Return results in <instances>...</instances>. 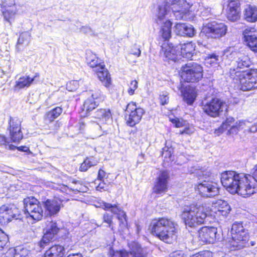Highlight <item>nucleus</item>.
<instances>
[{"label": "nucleus", "instance_id": "45", "mask_svg": "<svg viewBox=\"0 0 257 257\" xmlns=\"http://www.w3.org/2000/svg\"><path fill=\"white\" fill-rule=\"evenodd\" d=\"M28 250L21 246H18L15 249L13 257H26L28 255Z\"/></svg>", "mask_w": 257, "mask_h": 257}, {"label": "nucleus", "instance_id": "58", "mask_svg": "<svg viewBox=\"0 0 257 257\" xmlns=\"http://www.w3.org/2000/svg\"><path fill=\"white\" fill-rule=\"evenodd\" d=\"M141 51L140 48H136L131 50V54L137 57H139L141 55Z\"/></svg>", "mask_w": 257, "mask_h": 257}, {"label": "nucleus", "instance_id": "63", "mask_svg": "<svg viewBox=\"0 0 257 257\" xmlns=\"http://www.w3.org/2000/svg\"><path fill=\"white\" fill-rule=\"evenodd\" d=\"M94 126L96 130H100L101 129H102V126L98 122L94 123Z\"/></svg>", "mask_w": 257, "mask_h": 257}, {"label": "nucleus", "instance_id": "23", "mask_svg": "<svg viewBox=\"0 0 257 257\" xmlns=\"http://www.w3.org/2000/svg\"><path fill=\"white\" fill-rule=\"evenodd\" d=\"M216 233V228L204 226L198 231V238L204 243H212L215 239Z\"/></svg>", "mask_w": 257, "mask_h": 257}, {"label": "nucleus", "instance_id": "43", "mask_svg": "<svg viewBox=\"0 0 257 257\" xmlns=\"http://www.w3.org/2000/svg\"><path fill=\"white\" fill-rule=\"evenodd\" d=\"M31 35L30 33L28 32H25L22 33L18 39L17 45L27 46L31 41Z\"/></svg>", "mask_w": 257, "mask_h": 257}, {"label": "nucleus", "instance_id": "26", "mask_svg": "<svg viewBox=\"0 0 257 257\" xmlns=\"http://www.w3.org/2000/svg\"><path fill=\"white\" fill-rule=\"evenodd\" d=\"M46 229V232L40 242L41 247H43L44 245L48 243L53 238L54 235L57 233L59 228L55 222L51 221L47 225Z\"/></svg>", "mask_w": 257, "mask_h": 257}, {"label": "nucleus", "instance_id": "42", "mask_svg": "<svg viewBox=\"0 0 257 257\" xmlns=\"http://www.w3.org/2000/svg\"><path fill=\"white\" fill-rule=\"evenodd\" d=\"M62 112V109L60 107H57L46 113V119L49 121H52L57 118Z\"/></svg>", "mask_w": 257, "mask_h": 257}, {"label": "nucleus", "instance_id": "13", "mask_svg": "<svg viewBox=\"0 0 257 257\" xmlns=\"http://www.w3.org/2000/svg\"><path fill=\"white\" fill-rule=\"evenodd\" d=\"M69 200L68 198L55 196L42 202L47 215L52 216L57 215L63 206V203Z\"/></svg>", "mask_w": 257, "mask_h": 257}, {"label": "nucleus", "instance_id": "50", "mask_svg": "<svg viewBox=\"0 0 257 257\" xmlns=\"http://www.w3.org/2000/svg\"><path fill=\"white\" fill-rule=\"evenodd\" d=\"M191 257H213L212 253L209 250H205L199 253L193 254Z\"/></svg>", "mask_w": 257, "mask_h": 257}, {"label": "nucleus", "instance_id": "28", "mask_svg": "<svg viewBox=\"0 0 257 257\" xmlns=\"http://www.w3.org/2000/svg\"><path fill=\"white\" fill-rule=\"evenodd\" d=\"M175 32L178 35L192 37L195 35L194 27L185 23H177L175 25Z\"/></svg>", "mask_w": 257, "mask_h": 257}, {"label": "nucleus", "instance_id": "14", "mask_svg": "<svg viewBox=\"0 0 257 257\" xmlns=\"http://www.w3.org/2000/svg\"><path fill=\"white\" fill-rule=\"evenodd\" d=\"M126 111L129 113L126 119V123L130 126H134L138 123L145 113L144 110L141 107H137L136 103L134 102L127 105Z\"/></svg>", "mask_w": 257, "mask_h": 257}, {"label": "nucleus", "instance_id": "54", "mask_svg": "<svg viewBox=\"0 0 257 257\" xmlns=\"http://www.w3.org/2000/svg\"><path fill=\"white\" fill-rule=\"evenodd\" d=\"M195 131L194 128L192 126H188L186 127L183 131H180V134L181 135L187 134L191 135L193 134Z\"/></svg>", "mask_w": 257, "mask_h": 257}, {"label": "nucleus", "instance_id": "29", "mask_svg": "<svg viewBox=\"0 0 257 257\" xmlns=\"http://www.w3.org/2000/svg\"><path fill=\"white\" fill-rule=\"evenodd\" d=\"M181 92L183 100L188 104L191 105L195 101L197 93L195 88L188 86L182 87Z\"/></svg>", "mask_w": 257, "mask_h": 257}, {"label": "nucleus", "instance_id": "61", "mask_svg": "<svg viewBox=\"0 0 257 257\" xmlns=\"http://www.w3.org/2000/svg\"><path fill=\"white\" fill-rule=\"evenodd\" d=\"M17 149L19 151L26 152L28 150V148L25 146H21L20 147H17Z\"/></svg>", "mask_w": 257, "mask_h": 257}, {"label": "nucleus", "instance_id": "35", "mask_svg": "<svg viewBox=\"0 0 257 257\" xmlns=\"http://www.w3.org/2000/svg\"><path fill=\"white\" fill-rule=\"evenodd\" d=\"M64 248L60 245H55L48 249L42 257H63Z\"/></svg>", "mask_w": 257, "mask_h": 257}, {"label": "nucleus", "instance_id": "53", "mask_svg": "<svg viewBox=\"0 0 257 257\" xmlns=\"http://www.w3.org/2000/svg\"><path fill=\"white\" fill-rule=\"evenodd\" d=\"M170 121L175 125L177 127H180L184 125L185 122L183 120H180L178 118L175 117L174 118H170Z\"/></svg>", "mask_w": 257, "mask_h": 257}, {"label": "nucleus", "instance_id": "56", "mask_svg": "<svg viewBox=\"0 0 257 257\" xmlns=\"http://www.w3.org/2000/svg\"><path fill=\"white\" fill-rule=\"evenodd\" d=\"M105 172L103 170L100 169L99 170L98 174V180L99 181L103 180V179L105 176Z\"/></svg>", "mask_w": 257, "mask_h": 257}, {"label": "nucleus", "instance_id": "46", "mask_svg": "<svg viewBox=\"0 0 257 257\" xmlns=\"http://www.w3.org/2000/svg\"><path fill=\"white\" fill-rule=\"evenodd\" d=\"M9 241L8 235L0 229V249L4 248Z\"/></svg>", "mask_w": 257, "mask_h": 257}, {"label": "nucleus", "instance_id": "15", "mask_svg": "<svg viewBox=\"0 0 257 257\" xmlns=\"http://www.w3.org/2000/svg\"><path fill=\"white\" fill-rule=\"evenodd\" d=\"M21 123V120L17 117H10L8 130L11 139L14 143H19L23 138Z\"/></svg>", "mask_w": 257, "mask_h": 257}, {"label": "nucleus", "instance_id": "33", "mask_svg": "<svg viewBox=\"0 0 257 257\" xmlns=\"http://www.w3.org/2000/svg\"><path fill=\"white\" fill-rule=\"evenodd\" d=\"M244 17L248 22L257 21V7L254 6H246L244 10Z\"/></svg>", "mask_w": 257, "mask_h": 257}, {"label": "nucleus", "instance_id": "10", "mask_svg": "<svg viewBox=\"0 0 257 257\" xmlns=\"http://www.w3.org/2000/svg\"><path fill=\"white\" fill-rule=\"evenodd\" d=\"M202 108L208 115L215 117L227 111L228 106L225 102L218 98H212L206 103L203 102Z\"/></svg>", "mask_w": 257, "mask_h": 257}, {"label": "nucleus", "instance_id": "6", "mask_svg": "<svg viewBox=\"0 0 257 257\" xmlns=\"http://www.w3.org/2000/svg\"><path fill=\"white\" fill-rule=\"evenodd\" d=\"M24 213L27 218L35 221L40 220L43 216V210L40 202L33 197L24 199Z\"/></svg>", "mask_w": 257, "mask_h": 257}, {"label": "nucleus", "instance_id": "38", "mask_svg": "<svg viewBox=\"0 0 257 257\" xmlns=\"http://www.w3.org/2000/svg\"><path fill=\"white\" fill-rule=\"evenodd\" d=\"M111 114L109 109H98L94 114L93 117L97 119L99 122H105L111 117Z\"/></svg>", "mask_w": 257, "mask_h": 257}, {"label": "nucleus", "instance_id": "8", "mask_svg": "<svg viewBox=\"0 0 257 257\" xmlns=\"http://www.w3.org/2000/svg\"><path fill=\"white\" fill-rule=\"evenodd\" d=\"M195 191L202 197H213L219 194L217 183L209 179L200 180L195 186Z\"/></svg>", "mask_w": 257, "mask_h": 257}, {"label": "nucleus", "instance_id": "1", "mask_svg": "<svg viewBox=\"0 0 257 257\" xmlns=\"http://www.w3.org/2000/svg\"><path fill=\"white\" fill-rule=\"evenodd\" d=\"M230 210L227 202L219 199L212 202L211 208L206 204L186 206L182 209L181 216L186 226L194 228L204 223L207 216H226Z\"/></svg>", "mask_w": 257, "mask_h": 257}, {"label": "nucleus", "instance_id": "32", "mask_svg": "<svg viewBox=\"0 0 257 257\" xmlns=\"http://www.w3.org/2000/svg\"><path fill=\"white\" fill-rule=\"evenodd\" d=\"M86 59L87 64L93 69L94 71L99 68H102V66L104 65L101 60L91 51L86 53Z\"/></svg>", "mask_w": 257, "mask_h": 257}, {"label": "nucleus", "instance_id": "34", "mask_svg": "<svg viewBox=\"0 0 257 257\" xmlns=\"http://www.w3.org/2000/svg\"><path fill=\"white\" fill-rule=\"evenodd\" d=\"M17 10L15 5L12 6L4 7L2 8V12L5 20L10 24L15 18Z\"/></svg>", "mask_w": 257, "mask_h": 257}, {"label": "nucleus", "instance_id": "55", "mask_svg": "<svg viewBox=\"0 0 257 257\" xmlns=\"http://www.w3.org/2000/svg\"><path fill=\"white\" fill-rule=\"evenodd\" d=\"M10 143L8 139L4 135H0V145H7Z\"/></svg>", "mask_w": 257, "mask_h": 257}, {"label": "nucleus", "instance_id": "36", "mask_svg": "<svg viewBox=\"0 0 257 257\" xmlns=\"http://www.w3.org/2000/svg\"><path fill=\"white\" fill-rule=\"evenodd\" d=\"M97 74L99 79L103 83L106 87L109 86L110 84L111 79L107 70L105 65L102 66V68L96 69L94 71Z\"/></svg>", "mask_w": 257, "mask_h": 257}, {"label": "nucleus", "instance_id": "22", "mask_svg": "<svg viewBox=\"0 0 257 257\" xmlns=\"http://www.w3.org/2000/svg\"><path fill=\"white\" fill-rule=\"evenodd\" d=\"M233 48H229L224 51V54L227 56L229 52H231V55H236L235 64L237 69H243L249 67L251 65V61L248 56L242 54L240 52H233Z\"/></svg>", "mask_w": 257, "mask_h": 257}, {"label": "nucleus", "instance_id": "3", "mask_svg": "<svg viewBox=\"0 0 257 257\" xmlns=\"http://www.w3.org/2000/svg\"><path fill=\"white\" fill-rule=\"evenodd\" d=\"M164 5H165L166 12H168L170 13L169 18H171L172 16H174L177 20L182 19L191 8L189 3L185 0H169L159 4L156 11L159 12L160 7Z\"/></svg>", "mask_w": 257, "mask_h": 257}, {"label": "nucleus", "instance_id": "31", "mask_svg": "<svg viewBox=\"0 0 257 257\" xmlns=\"http://www.w3.org/2000/svg\"><path fill=\"white\" fill-rule=\"evenodd\" d=\"M39 77V73H36L35 76L33 78H31L29 76H25L22 77H20L16 82V84L14 87V89L15 90H19L21 89H23L25 87H29L34 80L37 78Z\"/></svg>", "mask_w": 257, "mask_h": 257}, {"label": "nucleus", "instance_id": "30", "mask_svg": "<svg viewBox=\"0 0 257 257\" xmlns=\"http://www.w3.org/2000/svg\"><path fill=\"white\" fill-rule=\"evenodd\" d=\"M195 44L192 42H189L178 45L179 52L181 57L187 59H191L194 53Z\"/></svg>", "mask_w": 257, "mask_h": 257}, {"label": "nucleus", "instance_id": "12", "mask_svg": "<svg viewBox=\"0 0 257 257\" xmlns=\"http://www.w3.org/2000/svg\"><path fill=\"white\" fill-rule=\"evenodd\" d=\"M230 77L234 82L237 84L238 88L242 91H249L253 89L252 83L249 82V78L245 76L244 71H239L234 68L230 69Z\"/></svg>", "mask_w": 257, "mask_h": 257}, {"label": "nucleus", "instance_id": "59", "mask_svg": "<svg viewBox=\"0 0 257 257\" xmlns=\"http://www.w3.org/2000/svg\"><path fill=\"white\" fill-rule=\"evenodd\" d=\"M102 182H100L98 184V185L96 186V189L98 191H101L102 190H104L105 188V183L104 182V180H102Z\"/></svg>", "mask_w": 257, "mask_h": 257}, {"label": "nucleus", "instance_id": "20", "mask_svg": "<svg viewBox=\"0 0 257 257\" xmlns=\"http://www.w3.org/2000/svg\"><path fill=\"white\" fill-rule=\"evenodd\" d=\"M160 53L168 60L176 61L180 59L178 45L174 46L168 42H165L161 46Z\"/></svg>", "mask_w": 257, "mask_h": 257}, {"label": "nucleus", "instance_id": "5", "mask_svg": "<svg viewBox=\"0 0 257 257\" xmlns=\"http://www.w3.org/2000/svg\"><path fill=\"white\" fill-rule=\"evenodd\" d=\"M232 241L230 244L236 249L244 247L248 238L247 230L243 227L241 222H235L231 229Z\"/></svg>", "mask_w": 257, "mask_h": 257}, {"label": "nucleus", "instance_id": "39", "mask_svg": "<svg viewBox=\"0 0 257 257\" xmlns=\"http://www.w3.org/2000/svg\"><path fill=\"white\" fill-rule=\"evenodd\" d=\"M226 16L227 19L232 22L238 20L240 17V9H227Z\"/></svg>", "mask_w": 257, "mask_h": 257}, {"label": "nucleus", "instance_id": "21", "mask_svg": "<svg viewBox=\"0 0 257 257\" xmlns=\"http://www.w3.org/2000/svg\"><path fill=\"white\" fill-rule=\"evenodd\" d=\"M17 208L13 205H4L0 208V223L5 225L16 217Z\"/></svg>", "mask_w": 257, "mask_h": 257}, {"label": "nucleus", "instance_id": "17", "mask_svg": "<svg viewBox=\"0 0 257 257\" xmlns=\"http://www.w3.org/2000/svg\"><path fill=\"white\" fill-rule=\"evenodd\" d=\"M241 179L238 184L236 193L243 197H247L255 193V188L251 180L244 174H241Z\"/></svg>", "mask_w": 257, "mask_h": 257}, {"label": "nucleus", "instance_id": "19", "mask_svg": "<svg viewBox=\"0 0 257 257\" xmlns=\"http://www.w3.org/2000/svg\"><path fill=\"white\" fill-rule=\"evenodd\" d=\"M204 31L212 38H216L223 36L227 32V26L223 23L212 22L208 24L204 28Z\"/></svg>", "mask_w": 257, "mask_h": 257}, {"label": "nucleus", "instance_id": "41", "mask_svg": "<svg viewBox=\"0 0 257 257\" xmlns=\"http://www.w3.org/2000/svg\"><path fill=\"white\" fill-rule=\"evenodd\" d=\"M98 162L93 158H87L81 164L80 170L81 171H86L90 167L96 165Z\"/></svg>", "mask_w": 257, "mask_h": 257}, {"label": "nucleus", "instance_id": "40", "mask_svg": "<svg viewBox=\"0 0 257 257\" xmlns=\"http://www.w3.org/2000/svg\"><path fill=\"white\" fill-rule=\"evenodd\" d=\"M245 76L249 77V82L253 85V89L257 88V69H251L248 71H244Z\"/></svg>", "mask_w": 257, "mask_h": 257}, {"label": "nucleus", "instance_id": "7", "mask_svg": "<svg viewBox=\"0 0 257 257\" xmlns=\"http://www.w3.org/2000/svg\"><path fill=\"white\" fill-rule=\"evenodd\" d=\"M202 68L196 63H190L182 67L181 78L188 82L198 81L202 77Z\"/></svg>", "mask_w": 257, "mask_h": 257}, {"label": "nucleus", "instance_id": "27", "mask_svg": "<svg viewBox=\"0 0 257 257\" xmlns=\"http://www.w3.org/2000/svg\"><path fill=\"white\" fill-rule=\"evenodd\" d=\"M100 93L99 91L91 92V97L87 99L84 103L82 112L85 114H87L88 112L94 109L97 105L98 99Z\"/></svg>", "mask_w": 257, "mask_h": 257}, {"label": "nucleus", "instance_id": "9", "mask_svg": "<svg viewBox=\"0 0 257 257\" xmlns=\"http://www.w3.org/2000/svg\"><path fill=\"white\" fill-rule=\"evenodd\" d=\"M129 250H119L114 251L110 249L109 254L111 257H147V250L143 248L136 242L128 243Z\"/></svg>", "mask_w": 257, "mask_h": 257}, {"label": "nucleus", "instance_id": "49", "mask_svg": "<svg viewBox=\"0 0 257 257\" xmlns=\"http://www.w3.org/2000/svg\"><path fill=\"white\" fill-rule=\"evenodd\" d=\"M112 215H109L108 213H106L103 215V221L108 224L109 227L111 228V230H113V227L112 226Z\"/></svg>", "mask_w": 257, "mask_h": 257}, {"label": "nucleus", "instance_id": "11", "mask_svg": "<svg viewBox=\"0 0 257 257\" xmlns=\"http://www.w3.org/2000/svg\"><path fill=\"white\" fill-rule=\"evenodd\" d=\"M241 174L234 171H226L221 174V182L230 193L235 194L237 191L238 184L242 177Z\"/></svg>", "mask_w": 257, "mask_h": 257}, {"label": "nucleus", "instance_id": "2", "mask_svg": "<svg viewBox=\"0 0 257 257\" xmlns=\"http://www.w3.org/2000/svg\"><path fill=\"white\" fill-rule=\"evenodd\" d=\"M177 224L171 218L160 217L152 220L151 231L161 240L168 243L175 240L177 236Z\"/></svg>", "mask_w": 257, "mask_h": 257}, {"label": "nucleus", "instance_id": "64", "mask_svg": "<svg viewBox=\"0 0 257 257\" xmlns=\"http://www.w3.org/2000/svg\"><path fill=\"white\" fill-rule=\"evenodd\" d=\"M81 31L84 33H88L89 31H90V29L88 27H82Z\"/></svg>", "mask_w": 257, "mask_h": 257}, {"label": "nucleus", "instance_id": "62", "mask_svg": "<svg viewBox=\"0 0 257 257\" xmlns=\"http://www.w3.org/2000/svg\"><path fill=\"white\" fill-rule=\"evenodd\" d=\"M67 257H83L80 253H73L68 255Z\"/></svg>", "mask_w": 257, "mask_h": 257}, {"label": "nucleus", "instance_id": "18", "mask_svg": "<svg viewBox=\"0 0 257 257\" xmlns=\"http://www.w3.org/2000/svg\"><path fill=\"white\" fill-rule=\"evenodd\" d=\"M245 121L239 120L235 121L233 117H227L225 121L223 122L220 127L215 130V133L217 135H219L225 130H228V133L231 134L233 131L236 132V130L242 127L243 125L245 124Z\"/></svg>", "mask_w": 257, "mask_h": 257}, {"label": "nucleus", "instance_id": "44", "mask_svg": "<svg viewBox=\"0 0 257 257\" xmlns=\"http://www.w3.org/2000/svg\"><path fill=\"white\" fill-rule=\"evenodd\" d=\"M220 59L218 55L215 54L209 55L205 59V63L207 65L216 67L219 64Z\"/></svg>", "mask_w": 257, "mask_h": 257}, {"label": "nucleus", "instance_id": "4", "mask_svg": "<svg viewBox=\"0 0 257 257\" xmlns=\"http://www.w3.org/2000/svg\"><path fill=\"white\" fill-rule=\"evenodd\" d=\"M165 9V5L160 6L159 11H156L155 15L156 22L160 26V35L165 42H168L171 37L172 23L169 18L170 13L166 12Z\"/></svg>", "mask_w": 257, "mask_h": 257}, {"label": "nucleus", "instance_id": "60", "mask_svg": "<svg viewBox=\"0 0 257 257\" xmlns=\"http://www.w3.org/2000/svg\"><path fill=\"white\" fill-rule=\"evenodd\" d=\"M253 179L257 181V164L253 168V172L252 173Z\"/></svg>", "mask_w": 257, "mask_h": 257}, {"label": "nucleus", "instance_id": "57", "mask_svg": "<svg viewBox=\"0 0 257 257\" xmlns=\"http://www.w3.org/2000/svg\"><path fill=\"white\" fill-rule=\"evenodd\" d=\"M255 245H257V241L251 240L249 241L248 238L247 240L246 241V244L244 245V247Z\"/></svg>", "mask_w": 257, "mask_h": 257}, {"label": "nucleus", "instance_id": "16", "mask_svg": "<svg viewBox=\"0 0 257 257\" xmlns=\"http://www.w3.org/2000/svg\"><path fill=\"white\" fill-rule=\"evenodd\" d=\"M97 207H101L105 210H109L114 214L116 215L117 218L119 221L120 227L122 229L126 226L127 221L126 214L117 205H112L103 201H100L98 202Z\"/></svg>", "mask_w": 257, "mask_h": 257}, {"label": "nucleus", "instance_id": "48", "mask_svg": "<svg viewBox=\"0 0 257 257\" xmlns=\"http://www.w3.org/2000/svg\"><path fill=\"white\" fill-rule=\"evenodd\" d=\"M138 87V82L136 80L132 81L129 86L128 93L130 95H132L134 94L135 90Z\"/></svg>", "mask_w": 257, "mask_h": 257}, {"label": "nucleus", "instance_id": "47", "mask_svg": "<svg viewBox=\"0 0 257 257\" xmlns=\"http://www.w3.org/2000/svg\"><path fill=\"white\" fill-rule=\"evenodd\" d=\"M240 0H228L227 8L240 9Z\"/></svg>", "mask_w": 257, "mask_h": 257}, {"label": "nucleus", "instance_id": "25", "mask_svg": "<svg viewBox=\"0 0 257 257\" xmlns=\"http://www.w3.org/2000/svg\"><path fill=\"white\" fill-rule=\"evenodd\" d=\"M243 35L247 45L252 51L257 52V31L254 28H247Z\"/></svg>", "mask_w": 257, "mask_h": 257}, {"label": "nucleus", "instance_id": "52", "mask_svg": "<svg viewBox=\"0 0 257 257\" xmlns=\"http://www.w3.org/2000/svg\"><path fill=\"white\" fill-rule=\"evenodd\" d=\"M172 151V149L171 148H169L167 147H164L163 149L162 152V156L165 158L168 157L169 158L171 159Z\"/></svg>", "mask_w": 257, "mask_h": 257}, {"label": "nucleus", "instance_id": "37", "mask_svg": "<svg viewBox=\"0 0 257 257\" xmlns=\"http://www.w3.org/2000/svg\"><path fill=\"white\" fill-rule=\"evenodd\" d=\"M49 186L52 189L59 190L62 193L69 195L71 194L72 192L76 193V192L81 191V189L78 187L72 188L63 184H58L52 182L49 183Z\"/></svg>", "mask_w": 257, "mask_h": 257}, {"label": "nucleus", "instance_id": "24", "mask_svg": "<svg viewBox=\"0 0 257 257\" xmlns=\"http://www.w3.org/2000/svg\"><path fill=\"white\" fill-rule=\"evenodd\" d=\"M169 173L167 171H161L156 179L153 190L156 193L165 192L168 188Z\"/></svg>", "mask_w": 257, "mask_h": 257}, {"label": "nucleus", "instance_id": "51", "mask_svg": "<svg viewBox=\"0 0 257 257\" xmlns=\"http://www.w3.org/2000/svg\"><path fill=\"white\" fill-rule=\"evenodd\" d=\"M159 99L161 105H165L168 103L169 97L167 92H163L160 95Z\"/></svg>", "mask_w": 257, "mask_h": 257}]
</instances>
